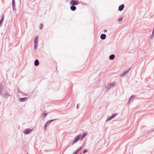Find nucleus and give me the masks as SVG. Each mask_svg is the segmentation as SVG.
Returning a JSON list of instances; mask_svg holds the SVG:
<instances>
[{
    "mask_svg": "<svg viewBox=\"0 0 154 154\" xmlns=\"http://www.w3.org/2000/svg\"><path fill=\"white\" fill-rule=\"evenodd\" d=\"M116 84V82H114L112 83H108L107 84V86L106 87L107 91L109 90L111 88L114 87Z\"/></svg>",
    "mask_w": 154,
    "mask_h": 154,
    "instance_id": "nucleus-1",
    "label": "nucleus"
},
{
    "mask_svg": "<svg viewBox=\"0 0 154 154\" xmlns=\"http://www.w3.org/2000/svg\"><path fill=\"white\" fill-rule=\"evenodd\" d=\"M56 120V119H52L51 120H49L47 122H46L45 124V126H44V129L45 131H46V129L47 128V127L52 122L54 121V120Z\"/></svg>",
    "mask_w": 154,
    "mask_h": 154,
    "instance_id": "nucleus-2",
    "label": "nucleus"
},
{
    "mask_svg": "<svg viewBox=\"0 0 154 154\" xmlns=\"http://www.w3.org/2000/svg\"><path fill=\"white\" fill-rule=\"evenodd\" d=\"M33 130V129H31L29 128L26 129L24 130L23 133L25 134H29Z\"/></svg>",
    "mask_w": 154,
    "mask_h": 154,
    "instance_id": "nucleus-3",
    "label": "nucleus"
},
{
    "mask_svg": "<svg viewBox=\"0 0 154 154\" xmlns=\"http://www.w3.org/2000/svg\"><path fill=\"white\" fill-rule=\"evenodd\" d=\"M117 115V113H115L112 114V115H111L107 119L106 121V122H107V121L111 120L112 119L114 118Z\"/></svg>",
    "mask_w": 154,
    "mask_h": 154,
    "instance_id": "nucleus-4",
    "label": "nucleus"
},
{
    "mask_svg": "<svg viewBox=\"0 0 154 154\" xmlns=\"http://www.w3.org/2000/svg\"><path fill=\"white\" fill-rule=\"evenodd\" d=\"M154 131V129H152L151 130H149V131L148 130L146 132L144 133V135L146 137H147L148 135V134L151 133L153 132Z\"/></svg>",
    "mask_w": 154,
    "mask_h": 154,
    "instance_id": "nucleus-5",
    "label": "nucleus"
},
{
    "mask_svg": "<svg viewBox=\"0 0 154 154\" xmlns=\"http://www.w3.org/2000/svg\"><path fill=\"white\" fill-rule=\"evenodd\" d=\"M81 137V134H79V135H78L75 139L73 142L72 144H73L75 143L78 141L79 140L80 138H80Z\"/></svg>",
    "mask_w": 154,
    "mask_h": 154,
    "instance_id": "nucleus-6",
    "label": "nucleus"
},
{
    "mask_svg": "<svg viewBox=\"0 0 154 154\" xmlns=\"http://www.w3.org/2000/svg\"><path fill=\"white\" fill-rule=\"evenodd\" d=\"M69 3L73 5H77L78 4V3L74 0H71Z\"/></svg>",
    "mask_w": 154,
    "mask_h": 154,
    "instance_id": "nucleus-7",
    "label": "nucleus"
},
{
    "mask_svg": "<svg viewBox=\"0 0 154 154\" xmlns=\"http://www.w3.org/2000/svg\"><path fill=\"white\" fill-rule=\"evenodd\" d=\"M3 86L2 83H0V95H2V91L3 89Z\"/></svg>",
    "mask_w": 154,
    "mask_h": 154,
    "instance_id": "nucleus-8",
    "label": "nucleus"
},
{
    "mask_svg": "<svg viewBox=\"0 0 154 154\" xmlns=\"http://www.w3.org/2000/svg\"><path fill=\"white\" fill-rule=\"evenodd\" d=\"M131 69V68L130 67L129 68V69L127 70V71H125L124 72V73H122L121 75H120V76L122 77H124L125 75V74L128 73V72L129 71V70H130V69Z\"/></svg>",
    "mask_w": 154,
    "mask_h": 154,
    "instance_id": "nucleus-9",
    "label": "nucleus"
},
{
    "mask_svg": "<svg viewBox=\"0 0 154 154\" xmlns=\"http://www.w3.org/2000/svg\"><path fill=\"white\" fill-rule=\"evenodd\" d=\"M124 5L123 4L120 5L119 8V10L120 11H122L124 8Z\"/></svg>",
    "mask_w": 154,
    "mask_h": 154,
    "instance_id": "nucleus-10",
    "label": "nucleus"
},
{
    "mask_svg": "<svg viewBox=\"0 0 154 154\" xmlns=\"http://www.w3.org/2000/svg\"><path fill=\"white\" fill-rule=\"evenodd\" d=\"M106 35L104 34H102L100 35V38L102 40H104L106 38Z\"/></svg>",
    "mask_w": 154,
    "mask_h": 154,
    "instance_id": "nucleus-11",
    "label": "nucleus"
},
{
    "mask_svg": "<svg viewBox=\"0 0 154 154\" xmlns=\"http://www.w3.org/2000/svg\"><path fill=\"white\" fill-rule=\"evenodd\" d=\"M27 99V97H24V98H20L19 99V100L22 102H23L25 101Z\"/></svg>",
    "mask_w": 154,
    "mask_h": 154,
    "instance_id": "nucleus-12",
    "label": "nucleus"
},
{
    "mask_svg": "<svg viewBox=\"0 0 154 154\" xmlns=\"http://www.w3.org/2000/svg\"><path fill=\"white\" fill-rule=\"evenodd\" d=\"M76 6L74 5H72L70 7L71 10L72 11H74L76 10Z\"/></svg>",
    "mask_w": 154,
    "mask_h": 154,
    "instance_id": "nucleus-13",
    "label": "nucleus"
},
{
    "mask_svg": "<svg viewBox=\"0 0 154 154\" xmlns=\"http://www.w3.org/2000/svg\"><path fill=\"white\" fill-rule=\"evenodd\" d=\"M87 134L86 133L84 132L82 136L81 137L80 140H82L86 136Z\"/></svg>",
    "mask_w": 154,
    "mask_h": 154,
    "instance_id": "nucleus-14",
    "label": "nucleus"
},
{
    "mask_svg": "<svg viewBox=\"0 0 154 154\" xmlns=\"http://www.w3.org/2000/svg\"><path fill=\"white\" fill-rule=\"evenodd\" d=\"M115 57V55L114 54H112L109 56V60H113Z\"/></svg>",
    "mask_w": 154,
    "mask_h": 154,
    "instance_id": "nucleus-15",
    "label": "nucleus"
},
{
    "mask_svg": "<svg viewBox=\"0 0 154 154\" xmlns=\"http://www.w3.org/2000/svg\"><path fill=\"white\" fill-rule=\"evenodd\" d=\"M39 64V61L38 60H36L34 62V65L36 66H38Z\"/></svg>",
    "mask_w": 154,
    "mask_h": 154,
    "instance_id": "nucleus-16",
    "label": "nucleus"
},
{
    "mask_svg": "<svg viewBox=\"0 0 154 154\" xmlns=\"http://www.w3.org/2000/svg\"><path fill=\"white\" fill-rule=\"evenodd\" d=\"M4 20V15H3L0 20V27L2 26V23Z\"/></svg>",
    "mask_w": 154,
    "mask_h": 154,
    "instance_id": "nucleus-17",
    "label": "nucleus"
},
{
    "mask_svg": "<svg viewBox=\"0 0 154 154\" xmlns=\"http://www.w3.org/2000/svg\"><path fill=\"white\" fill-rule=\"evenodd\" d=\"M82 147H80L78 148L74 152H75L76 154H77V153L82 149Z\"/></svg>",
    "mask_w": 154,
    "mask_h": 154,
    "instance_id": "nucleus-18",
    "label": "nucleus"
},
{
    "mask_svg": "<svg viewBox=\"0 0 154 154\" xmlns=\"http://www.w3.org/2000/svg\"><path fill=\"white\" fill-rule=\"evenodd\" d=\"M11 95L8 94H6L3 95V97L5 98H7L8 97L10 96Z\"/></svg>",
    "mask_w": 154,
    "mask_h": 154,
    "instance_id": "nucleus-19",
    "label": "nucleus"
},
{
    "mask_svg": "<svg viewBox=\"0 0 154 154\" xmlns=\"http://www.w3.org/2000/svg\"><path fill=\"white\" fill-rule=\"evenodd\" d=\"M38 43H34V48L35 50H36L37 46H38Z\"/></svg>",
    "mask_w": 154,
    "mask_h": 154,
    "instance_id": "nucleus-20",
    "label": "nucleus"
},
{
    "mask_svg": "<svg viewBox=\"0 0 154 154\" xmlns=\"http://www.w3.org/2000/svg\"><path fill=\"white\" fill-rule=\"evenodd\" d=\"M136 97V96L135 95H133L131 96V97L129 98V99L128 100V102L130 103V100H132L133 98Z\"/></svg>",
    "mask_w": 154,
    "mask_h": 154,
    "instance_id": "nucleus-21",
    "label": "nucleus"
},
{
    "mask_svg": "<svg viewBox=\"0 0 154 154\" xmlns=\"http://www.w3.org/2000/svg\"><path fill=\"white\" fill-rule=\"evenodd\" d=\"M38 36H37L35 37L34 39V43H38Z\"/></svg>",
    "mask_w": 154,
    "mask_h": 154,
    "instance_id": "nucleus-22",
    "label": "nucleus"
},
{
    "mask_svg": "<svg viewBox=\"0 0 154 154\" xmlns=\"http://www.w3.org/2000/svg\"><path fill=\"white\" fill-rule=\"evenodd\" d=\"M38 36H37L35 37L34 39V43H38Z\"/></svg>",
    "mask_w": 154,
    "mask_h": 154,
    "instance_id": "nucleus-23",
    "label": "nucleus"
},
{
    "mask_svg": "<svg viewBox=\"0 0 154 154\" xmlns=\"http://www.w3.org/2000/svg\"><path fill=\"white\" fill-rule=\"evenodd\" d=\"M12 6L13 7L14 6H15V0H12Z\"/></svg>",
    "mask_w": 154,
    "mask_h": 154,
    "instance_id": "nucleus-24",
    "label": "nucleus"
},
{
    "mask_svg": "<svg viewBox=\"0 0 154 154\" xmlns=\"http://www.w3.org/2000/svg\"><path fill=\"white\" fill-rule=\"evenodd\" d=\"M43 24H42V23L40 24V27H39V29H42V28H43Z\"/></svg>",
    "mask_w": 154,
    "mask_h": 154,
    "instance_id": "nucleus-25",
    "label": "nucleus"
},
{
    "mask_svg": "<svg viewBox=\"0 0 154 154\" xmlns=\"http://www.w3.org/2000/svg\"><path fill=\"white\" fill-rule=\"evenodd\" d=\"M42 115H43V116H44V118H45V117L47 116V114L46 113H44L42 114Z\"/></svg>",
    "mask_w": 154,
    "mask_h": 154,
    "instance_id": "nucleus-26",
    "label": "nucleus"
},
{
    "mask_svg": "<svg viewBox=\"0 0 154 154\" xmlns=\"http://www.w3.org/2000/svg\"><path fill=\"white\" fill-rule=\"evenodd\" d=\"M87 152H88L87 150V149H85L83 150V153H85Z\"/></svg>",
    "mask_w": 154,
    "mask_h": 154,
    "instance_id": "nucleus-27",
    "label": "nucleus"
},
{
    "mask_svg": "<svg viewBox=\"0 0 154 154\" xmlns=\"http://www.w3.org/2000/svg\"><path fill=\"white\" fill-rule=\"evenodd\" d=\"M122 20V17H121L119 19V22H121Z\"/></svg>",
    "mask_w": 154,
    "mask_h": 154,
    "instance_id": "nucleus-28",
    "label": "nucleus"
},
{
    "mask_svg": "<svg viewBox=\"0 0 154 154\" xmlns=\"http://www.w3.org/2000/svg\"><path fill=\"white\" fill-rule=\"evenodd\" d=\"M154 36V34H153V33H152V35H151V37H150L151 39H152V38H153V37Z\"/></svg>",
    "mask_w": 154,
    "mask_h": 154,
    "instance_id": "nucleus-29",
    "label": "nucleus"
},
{
    "mask_svg": "<svg viewBox=\"0 0 154 154\" xmlns=\"http://www.w3.org/2000/svg\"><path fill=\"white\" fill-rule=\"evenodd\" d=\"M14 7H15V6H14L13 7H12L14 11L15 10Z\"/></svg>",
    "mask_w": 154,
    "mask_h": 154,
    "instance_id": "nucleus-30",
    "label": "nucleus"
},
{
    "mask_svg": "<svg viewBox=\"0 0 154 154\" xmlns=\"http://www.w3.org/2000/svg\"><path fill=\"white\" fill-rule=\"evenodd\" d=\"M107 30H104V32H107Z\"/></svg>",
    "mask_w": 154,
    "mask_h": 154,
    "instance_id": "nucleus-31",
    "label": "nucleus"
},
{
    "mask_svg": "<svg viewBox=\"0 0 154 154\" xmlns=\"http://www.w3.org/2000/svg\"><path fill=\"white\" fill-rule=\"evenodd\" d=\"M72 154H76L75 152H74L72 153Z\"/></svg>",
    "mask_w": 154,
    "mask_h": 154,
    "instance_id": "nucleus-32",
    "label": "nucleus"
},
{
    "mask_svg": "<svg viewBox=\"0 0 154 154\" xmlns=\"http://www.w3.org/2000/svg\"><path fill=\"white\" fill-rule=\"evenodd\" d=\"M77 108L78 109V105H77Z\"/></svg>",
    "mask_w": 154,
    "mask_h": 154,
    "instance_id": "nucleus-33",
    "label": "nucleus"
},
{
    "mask_svg": "<svg viewBox=\"0 0 154 154\" xmlns=\"http://www.w3.org/2000/svg\"><path fill=\"white\" fill-rule=\"evenodd\" d=\"M28 154V153H27V154Z\"/></svg>",
    "mask_w": 154,
    "mask_h": 154,
    "instance_id": "nucleus-34",
    "label": "nucleus"
},
{
    "mask_svg": "<svg viewBox=\"0 0 154 154\" xmlns=\"http://www.w3.org/2000/svg\"><path fill=\"white\" fill-rule=\"evenodd\" d=\"M80 154H81L80 153Z\"/></svg>",
    "mask_w": 154,
    "mask_h": 154,
    "instance_id": "nucleus-35",
    "label": "nucleus"
}]
</instances>
